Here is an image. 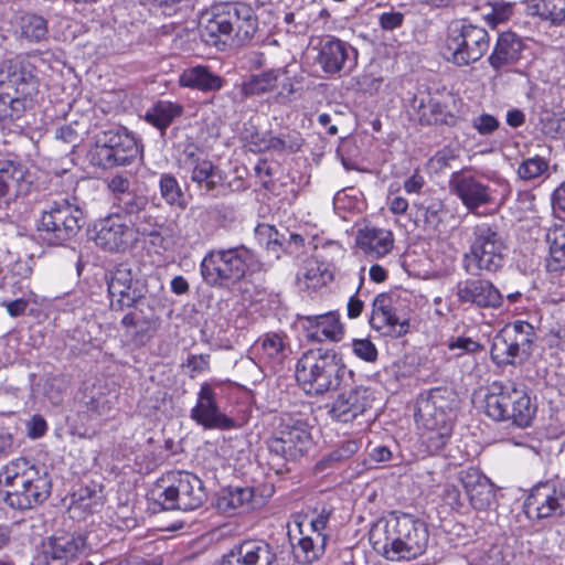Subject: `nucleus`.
I'll return each instance as SVG.
<instances>
[{"instance_id": "7ed1b4c3", "label": "nucleus", "mask_w": 565, "mask_h": 565, "mask_svg": "<svg viewBox=\"0 0 565 565\" xmlns=\"http://www.w3.org/2000/svg\"><path fill=\"white\" fill-rule=\"evenodd\" d=\"M0 487L8 490L3 501L18 511L32 510L44 503L52 490L47 471L33 460L20 457L10 460L0 470Z\"/></svg>"}, {"instance_id": "052dcab7", "label": "nucleus", "mask_w": 565, "mask_h": 565, "mask_svg": "<svg viewBox=\"0 0 565 565\" xmlns=\"http://www.w3.org/2000/svg\"><path fill=\"white\" fill-rule=\"evenodd\" d=\"M403 22L404 14L397 11L383 12L379 18V23L385 31H393L401 28Z\"/></svg>"}, {"instance_id": "69168bd1", "label": "nucleus", "mask_w": 565, "mask_h": 565, "mask_svg": "<svg viewBox=\"0 0 565 565\" xmlns=\"http://www.w3.org/2000/svg\"><path fill=\"white\" fill-rule=\"evenodd\" d=\"M268 137L269 135H260L258 132L250 134L247 137V145L249 150L253 152H265L268 150Z\"/></svg>"}, {"instance_id": "5fc2aeb1", "label": "nucleus", "mask_w": 565, "mask_h": 565, "mask_svg": "<svg viewBox=\"0 0 565 565\" xmlns=\"http://www.w3.org/2000/svg\"><path fill=\"white\" fill-rule=\"evenodd\" d=\"M490 12L484 14L488 23L492 26L498 25L499 23L505 22L509 20L513 12V7L508 2H495L490 4Z\"/></svg>"}, {"instance_id": "49530a36", "label": "nucleus", "mask_w": 565, "mask_h": 565, "mask_svg": "<svg viewBox=\"0 0 565 565\" xmlns=\"http://www.w3.org/2000/svg\"><path fill=\"white\" fill-rule=\"evenodd\" d=\"M278 81V71L269 70L260 74L252 75L242 84L244 96L262 95L273 90Z\"/></svg>"}, {"instance_id": "f03ea898", "label": "nucleus", "mask_w": 565, "mask_h": 565, "mask_svg": "<svg viewBox=\"0 0 565 565\" xmlns=\"http://www.w3.org/2000/svg\"><path fill=\"white\" fill-rule=\"evenodd\" d=\"M373 550L388 561H411L428 546L427 524L408 514L376 523L369 533Z\"/></svg>"}, {"instance_id": "6ab92c4d", "label": "nucleus", "mask_w": 565, "mask_h": 565, "mask_svg": "<svg viewBox=\"0 0 565 565\" xmlns=\"http://www.w3.org/2000/svg\"><path fill=\"white\" fill-rule=\"evenodd\" d=\"M317 63L328 75L348 74L356 66L358 51L345 41L327 36L321 42Z\"/></svg>"}, {"instance_id": "680f3d73", "label": "nucleus", "mask_w": 565, "mask_h": 565, "mask_svg": "<svg viewBox=\"0 0 565 565\" xmlns=\"http://www.w3.org/2000/svg\"><path fill=\"white\" fill-rule=\"evenodd\" d=\"M13 444L14 439L10 427L0 422V459L12 451Z\"/></svg>"}, {"instance_id": "1a4fd4ad", "label": "nucleus", "mask_w": 565, "mask_h": 565, "mask_svg": "<svg viewBox=\"0 0 565 565\" xmlns=\"http://www.w3.org/2000/svg\"><path fill=\"white\" fill-rule=\"evenodd\" d=\"M507 245L498 226L487 222L472 227L469 250L463 254L462 267L466 273L480 276L493 274L504 265Z\"/></svg>"}, {"instance_id": "20e7f679", "label": "nucleus", "mask_w": 565, "mask_h": 565, "mask_svg": "<svg viewBox=\"0 0 565 565\" xmlns=\"http://www.w3.org/2000/svg\"><path fill=\"white\" fill-rule=\"evenodd\" d=\"M457 407L458 396L448 387H434L418 396L415 419L427 430L426 444L430 451H440L449 441Z\"/></svg>"}, {"instance_id": "aec40b11", "label": "nucleus", "mask_w": 565, "mask_h": 565, "mask_svg": "<svg viewBox=\"0 0 565 565\" xmlns=\"http://www.w3.org/2000/svg\"><path fill=\"white\" fill-rule=\"evenodd\" d=\"M92 238L107 252H125L136 241L129 225L114 213L94 224Z\"/></svg>"}, {"instance_id": "5701e85b", "label": "nucleus", "mask_w": 565, "mask_h": 565, "mask_svg": "<svg viewBox=\"0 0 565 565\" xmlns=\"http://www.w3.org/2000/svg\"><path fill=\"white\" fill-rule=\"evenodd\" d=\"M218 565H277V554L266 541L244 540L233 545Z\"/></svg>"}, {"instance_id": "37998d69", "label": "nucleus", "mask_w": 565, "mask_h": 565, "mask_svg": "<svg viewBox=\"0 0 565 565\" xmlns=\"http://www.w3.org/2000/svg\"><path fill=\"white\" fill-rule=\"evenodd\" d=\"M255 234L260 244L265 245L268 254L279 259L281 254L287 253V234L279 233L275 226L260 224L255 228Z\"/></svg>"}, {"instance_id": "39448f33", "label": "nucleus", "mask_w": 565, "mask_h": 565, "mask_svg": "<svg viewBox=\"0 0 565 565\" xmlns=\"http://www.w3.org/2000/svg\"><path fill=\"white\" fill-rule=\"evenodd\" d=\"M353 372L348 370L342 358L332 349L309 350L298 360L296 379L310 395H322L347 385Z\"/></svg>"}, {"instance_id": "dca6fc26", "label": "nucleus", "mask_w": 565, "mask_h": 565, "mask_svg": "<svg viewBox=\"0 0 565 565\" xmlns=\"http://www.w3.org/2000/svg\"><path fill=\"white\" fill-rule=\"evenodd\" d=\"M374 402L375 393L371 387L355 385L342 390L326 408L333 422L348 424L365 416L373 408Z\"/></svg>"}, {"instance_id": "c85d7f7f", "label": "nucleus", "mask_w": 565, "mask_h": 565, "mask_svg": "<svg viewBox=\"0 0 565 565\" xmlns=\"http://www.w3.org/2000/svg\"><path fill=\"white\" fill-rule=\"evenodd\" d=\"M24 166L12 160L0 162V206L30 191V182L25 180Z\"/></svg>"}, {"instance_id": "79ce46f5", "label": "nucleus", "mask_w": 565, "mask_h": 565, "mask_svg": "<svg viewBox=\"0 0 565 565\" xmlns=\"http://www.w3.org/2000/svg\"><path fill=\"white\" fill-rule=\"evenodd\" d=\"M546 242L550 245L548 270L565 268V223L555 224L546 233Z\"/></svg>"}, {"instance_id": "f257e3e1", "label": "nucleus", "mask_w": 565, "mask_h": 565, "mask_svg": "<svg viewBox=\"0 0 565 565\" xmlns=\"http://www.w3.org/2000/svg\"><path fill=\"white\" fill-rule=\"evenodd\" d=\"M258 31V17L246 2L215 4L204 12L199 22L202 41L218 50L231 41L242 46L252 42Z\"/></svg>"}, {"instance_id": "bf43d9fd", "label": "nucleus", "mask_w": 565, "mask_h": 565, "mask_svg": "<svg viewBox=\"0 0 565 565\" xmlns=\"http://www.w3.org/2000/svg\"><path fill=\"white\" fill-rule=\"evenodd\" d=\"M473 128L481 135H490L499 127V121L495 117L489 114H482L476 117L472 121Z\"/></svg>"}, {"instance_id": "774afa93", "label": "nucleus", "mask_w": 565, "mask_h": 565, "mask_svg": "<svg viewBox=\"0 0 565 565\" xmlns=\"http://www.w3.org/2000/svg\"><path fill=\"white\" fill-rule=\"evenodd\" d=\"M382 82L383 79L381 77H375L372 74H364L359 78L358 85L362 90L372 94L380 89Z\"/></svg>"}, {"instance_id": "473e14b6", "label": "nucleus", "mask_w": 565, "mask_h": 565, "mask_svg": "<svg viewBox=\"0 0 565 565\" xmlns=\"http://www.w3.org/2000/svg\"><path fill=\"white\" fill-rule=\"evenodd\" d=\"M191 168V180L198 184L200 190L213 196L220 195V189L225 180L224 172L220 168L206 158L196 161Z\"/></svg>"}, {"instance_id": "a878e982", "label": "nucleus", "mask_w": 565, "mask_h": 565, "mask_svg": "<svg viewBox=\"0 0 565 565\" xmlns=\"http://www.w3.org/2000/svg\"><path fill=\"white\" fill-rule=\"evenodd\" d=\"M191 418L205 429L228 430L235 427L233 418L222 413L216 404V394L207 383L202 384Z\"/></svg>"}, {"instance_id": "6e6d98bb", "label": "nucleus", "mask_w": 565, "mask_h": 565, "mask_svg": "<svg viewBox=\"0 0 565 565\" xmlns=\"http://www.w3.org/2000/svg\"><path fill=\"white\" fill-rule=\"evenodd\" d=\"M130 179L124 174H115L107 180V188L114 195V203L119 200V198H124L129 194L130 191Z\"/></svg>"}, {"instance_id": "72a5a7b5", "label": "nucleus", "mask_w": 565, "mask_h": 565, "mask_svg": "<svg viewBox=\"0 0 565 565\" xmlns=\"http://www.w3.org/2000/svg\"><path fill=\"white\" fill-rule=\"evenodd\" d=\"M183 114L182 105L169 100H158L143 115V119L164 136L168 127Z\"/></svg>"}, {"instance_id": "de8ad7c7", "label": "nucleus", "mask_w": 565, "mask_h": 565, "mask_svg": "<svg viewBox=\"0 0 565 565\" xmlns=\"http://www.w3.org/2000/svg\"><path fill=\"white\" fill-rule=\"evenodd\" d=\"M160 195L169 205L185 206L184 193L172 173H162L159 179Z\"/></svg>"}, {"instance_id": "a211bd4d", "label": "nucleus", "mask_w": 565, "mask_h": 565, "mask_svg": "<svg viewBox=\"0 0 565 565\" xmlns=\"http://www.w3.org/2000/svg\"><path fill=\"white\" fill-rule=\"evenodd\" d=\"M393 302L392 295L379 294L372 303L370 326L382 335L401 338L408 332L409 318L402 310L394 308Z\"/></svg>"}, {"instance_id": "4be33fe9", "label": "nucleus", "mask_w": 565, "mask_h": 565, "mask_svg": "<svg viewBox=\"0 0 565 565\" xmlns=\"http://www.w3.org/2000/svg\"><path fill=\"white\" fill-rule=\"evenodd\" d=\"M526 513L537 520L565 515V490L551 482L535 486L525 502Z\"/></svg>"}, {"instance_id": "3c124183", "label": "nucleus", "mask_w": 565, "mask_h": 565, "mask_svg": "<svg viewBox=\"0 0 565 565\" xmlns=\"http://www.w3.org/2000/svg\"><path fill=\"white\" fill-rule=\"evenodd\" d=\"M449 351L455 353L456 358H461L466 354L473 355L483 351V345L469 337H452L447 343Z\"/></svg>"}, {"instance_id": "6e6552de", "label": "nucleus", "mask_w": 565, "mask_h": 565, "mask_svg": "<svg viewBox=\"0 0 565 565\" xmlns=\"http://www.w3.org/2000/svg\"><path fill=\"white\" fill-rule=\"evenodd\" d=\"M8 81L0 82V126L20 119L32 106L31 94L36 79L28 61H8Z\"/></svg>"}, {"instance_id": "2eb2a0df", "label": "nucleus", "mask_w": 565, "mask_h": 565, "mask_svg": "<svg viewBox=\"0 0 565 565\" xmlns=\"http://www.w3.org/2000/svg\"><path fill=\"white\" fill-rule=\"evenodd\" d=\"M310 443V435L301 425H285L268 441L269 466L277 475L287 472L288 461L303 456Z\"/></svg>"}, {"instance_id": "f704fd0d", "label": "nucleus", "mask_w": 565, "mask_h": 565, "mask_svg": "<svg viewBox=\"0 0 565 565\" xmlns=\"http://www.w3.org/2000/svg\"><path fill=\"white\" fill-rule=\"evenodd\" d=\"M223 78L211 72L207 66L198 65L186 68L179 78L181 86L202 92L218 90L223 86Z\"/></svg>"}, {"instance_id": "412c9836", "label": "nucleus", "mask_w": 565, "mask_h": 565, "mask_svg": "<svg viewBox=\"0 0 565 565\" xmlns=\"http://www.w3.org/2000/svg\"><path fill=\"white\" fill-rule=\"evenodd\" d=\"M455 296L461 306L497 309L503 303L501 291L490 280L482 278L459 280L455 287Z\"/></svg>"}, {"instance_id": "2f4dec72", "label": "nucleus", "mask_w": 565, "mask_h": 565, "mask_svg": "<svg viewBox=\"0 0 565 565\" xmlns=\"http://www.w3.org/2000/svg\"><path fill=\"white\" fill-rule=\"evenodd\" d=\"M523 42L513 32H503L499 35L493 52L489 56V64L497 71L518 62L523 50Z\"/></svg>"}, {"instance_id": "58836bf2", "label": "nucleus", "mask_w": 565, "mask_h": 565, "mask_svg": "<svg viewBox=\"0 0 565 565\" xmlns=\"http://www.w3.org/2000/svg\"><path fill=\"white\" fill-rule=\"evenodd\" d=\"M129 223V227L132 230V237H136V234L148 236L151 238L150 242L153 245H160L163 242V237L160 233L162 224L160 223V218L153 215V209L150 204H148L142 212L137 213L130 218Z\"/></svg>"}, {"instance_id": "c03bdc74", "label": "nucleus", "mask_w": 565, "mask_h": 565, "mask_svg": "<svg viewBox=\"0 0 565 565\" xmlns=\"http://www.w3.org/2000/svg\"><path fill=\"white\" fill-rule=\"evenodd\" d=\"M503 329L526 359L532 353L536 339L534 327L526 321L516 320L511 324H507Z\"/></svg>"}, {"instance_id": "338daca9", "label": "nucleus", "mask_w": 565, "mask_h": 565, "mask_svg": "<svg viewBox=\"0 0 565 565\" xmlns=\"http://www.w3.org/2000/svg\"><path fill=\"white\" fill-rule=\"evenodd\" d=\"M330 514H331V510L322 508L321 512L317 516L312 518L309 521V525H310V529H311V533L310 534H313V535L316 533L323 534V530L327 526V523L329 521Z\"/></svg>"}, {"instance_id": "4468645a", "label": "nucleus", "mask_w": 565, "mask_h": 565, "mask_svg": "<svg viewBox=\"0 0 565 565\" xmlns=\"http://www.w3.org/2000/svg\"><path fill=\"white\" fill-rule=\"evenodd\" d=\"M105 278L113 311H124L146 300V284L128 263L118 264L106 273Z\"/></svg>"}, {"instance_id": "b1692460", "label": "nucleus", "mask_w": 565, "mask_h": 565, "mask_svg": "<svg viewBox=\"0 0 565 565\" xmlns=\"http://www.w3.org/2000/svg\"><path fill=\"white\" fill-rule=\"evenodd\" d=\"M42 559L45 565H67L79 556L87 555L90 547L84 534L49 537L43 543Z\"/></svg>"}, {"instance_id": "13d9d810", "label": "nucleus", "mask_w": 565, "mask_h": 565, "mask_svg": "<svg viewBox=\"0 0 565 565\" xmlns=\"http://www.w3.org/2000/svg\"><path fill=\"white\" fill-rule=\"evenodd\" d=\"M457 158L458 150L446 146L435 153V156L431 158V161L438 169H445L451 167V162Z\"/></svg>"}, {"instance_id": "a19ab883", "label": "nucleus", "mask_w": 565, "mask_h": 565, "mask_svg": "<svg viewBox=\"0 0 565 565\" xmlns=\"http://www.w3.org/2000/svg\"><path fill=\"white\" fill-rule=\"evenodd\" d=\"M327 535L316 533L300 537L294 545V556L298 563L311 564L319 559L324 553Z\"/></svg>"}, {"instance_id": "e433bc0d", "label": "nucleus", "mask_w": 565, "mask_h": 565, "mask_svg": "<svg viewBox=\"0 0 565 565\" xmlns=\"http://www.w3.org/2000/svg\"><path fill=\"white\" fill-rule=\"evenodd\" d=\"M257 503L253 487H227L222 490L217 507L225 513H233L237 509H253Z\"/></svg>"}, {"instance_id": "864d4df0", "label": "nucleus", "mask_w": 565, "mask_h": 565, "mask_svg": "<svg viewBox=\"0 0 565 565\" xmlns=\"http://www.w3.org/2000/svg\"><path fill=\"white\" fill-rule=\"evenodd\" d=\"M360 449V444L356 440L348 439L342 441L335 449H333L326 458L324 462L328 466L342 462L351 458Z\"/></svg>"}, {"instance_id": "c756f323", "label": "nucleus", "mask_w": 565, "mask_h": 565, "mask_svg": "<svg viewBox=\"0 0 565 565\" xmlns=\"http://www.w3.org/2000/svg\"><path fill=\"white\" fill-rule=\"evenodd\" d=\"M305 332L308 341L322 342L326 340L340 341L343 337V326L340 322L339 315L328 312L318 316H307Z\"/></svg>"}, {"instance_id": "423d86ee", "label": "nucleus", "mask_w": 565, "mask_h": 565, "mask_svg": "<svg viewBox=\"0 0 565 565\" xmlns=\"http://www.w3.org/2000/svg\"><path fill=\"white\" fill-rule=\"evenodd\" d=\"M536 409V403L526 388L513 382L494 381L484 396L487 416L495 422H509L520 428L531 426Z\"/></svg>"}, {"instance_id": "f8f14e48", "label": "nucleus", "mask_w": 565, "mask_h": 565, "mask_svg": "<svg viewBox=\"0 0 565 565\" xmlns=\"http://www.w3.org/2000/svg\"><path fill=\"white\" fill-rule=\"evenodd\" d=\"M158 493L156 501L163 510L192 511L202 507L207 500V491L203 481L189 471L169 472Z\"/></svg>"}, {"instance_id": "cd10ccee", "label": "nucleus", "mask_w": 565, "mask_h": 565, "mask_svg": "<svg viewBox=\"0 0 565 565\" xmlns=\"http://www.w3.org/2000/svg\"><path fill=\"white\" fill-rule=\"evenodd\" d=\"M459 480L473 509L483 511L494 502V486L479 469L469 468L460 471Z\"/></svg>"}, {"instance_id": "f3484780", "label": "nucleus", "mask_w": 565, "mask_h": 565, "mask_svg": "<svg viewBox=\"0 0 565 565\" xmlns=\"http://www.w3.org/2000/svg\"><path fill=\"white\" fill-rule=\"evenodd\" d=\"M344 250L337 242H327L316 248L311 259L306 263L303 278L308 288L319 289L332 282L337 273V262Z\"/></svg>"}, {"instance_id": "393cba45", "label": "nucleus", "mask_w": 565, "mask_h": 565, "mask_svg": "<svg viewBox=\"0 0 565 565\" xmlns=\"http://www.w3.org/2000/svg\"><path fill=\"white\" fill-rule=\"evenodd\" d=\"M128 309L120 323L135 344L143 345L154 335L160 326V318L146 300Z\"/></svg>"}, {"instance_id": "4d7b16f0", "label": "nucleus", "mask_w": 565, "mask_h": 565, "mask_svg": "<svg viewBox=\"0 0 565 565\" xmlns=\"http://www.w3.org/2000/svg\"><path fill=\"white\" fill-rule=\"evenodd\" d=\"M352 349L356 356L366 362H375L377 359V350L369 339L353 340Z\"/></svg>"}, {"instance_id": "0eeeda50", "label": "nucleus", "mask_w": 565, "mask_h": 565, "mask_svg": "<svg viewBox=\"0 0 565 565\" xmlns=\"http://www.w3.org/2000/svg\"><path fill=\"white\" fill-rule=\"evenodd\" d=\"M255 254L244 245L209 250L200 265L203 281L214 288H230L243 280Z\"/></svg>"}, {"instance_id": "a18cd8bd", "label": "nucleus", "mask_w": 565, "mask_h": 565, "mask_svg": "<svg viewBox=\"0 0 565 565\" xmlns=\"http://www.w3.org/2000/svg\"><path fill=\"white\" fill-rule=\"evenodd\" d=\"M20 36L30 43H39L47 38V21L38 14L26 13L19 20Z\"/></svg>"}, {"instance_id": "c9c22d12", "label": "nucleus", "mask_w": 565, "mask_h": 565, "mask_svg": "<svg viewBox=\"0 0 565 565\" xmlns=\"http://www.w3.org/2000/svg\"><path fill=\"white\" fill-rule=\"evenodd\" d=\"M254 349L275 364L282 363L291 352L286 334L278 332H267L259 337Z\"/></svg>"}, {"instance_id": "e2e57ef3", "label": "nucleus", "mask_w": 565, "mask_h": 565, "mask_svg": "<svg viewBox=\"0 0 565 565\" xmlns=\"http://www.w3.org/2000/svg\"><path fill=\"white\" fill-rule=\"evenodd\" d=\"M286 149H289L290 151L295 152L300 149V143L298 142H288L282 137H268V150H275V151H284Z\"/></svg>"}, {"instance_id": "ddd939ff", "label": "nucleus", "mask_w": 565, "mask_h": 565, "mask_svg": "<svg viewBox=\"0 0 565 565\" xmlns=\"http://www.w3.org/2000/svg\"><path fill=\"white\" fill-rule=\"evenodd\" d=\"M137 139L127 129L104 131L89 152L90 162L109 169L131 163L139 154Z\"/></svg>"}, {"instance_id": "8fccbe9b", "label": "nucleus", "mask_w": 565, "mask_h": 565, "mask_svg": "<svg viewBox=\"0 0 565 565\" xmlns=\"http://www.w3.org/2000/svg\"><path fill=\"white\" fill-rule=\"evenodd\" d=\"M535 7L541 18L555 25H565V0H539Z\"/></svg>"}, {"instance_id": "603ef678", "label": "nucleus", "mask_w": 565, "mask_h": 565, "mask_svg": "<svg viewBox=\"0 0 565 565\" xmlns=\"http://www.w3.org/2000/svg\"><path fill=\"white\" fill-rule=\"evenodd\" d=\"M547 168V161L536 156L524 160L518 168V174L522 180H533L545 173Z\"/></svg>"}, {"instance_id": "bb28decb", "label": "nucleus", "mask_w": 565, "mask_h": 565, "mask_svg": "<svg viewBox=\"0 0 565 565\" xmlns=\"http://www.w3.org/2000/svg\"><path fill=\"white\" fill-rule=\"evenodd\" d=\"M450 188L469 211L493 202L491 189L465 172L452 173Z\"/></svg>"}, {"instance_id": "4c0bfd02", "label": "nucleus", "mask_w": 565, "mask_h": 565, "mask_svg": "<svg viewBox=\"0 0 565 565\" xmlns=\"http://www.w3.org/2000/svg\"><path fill=\"white\" fill-rule=\"evenodd\" d=\"M416 114L422 125H447L455 126L458 117L435 98L422 99L416 106Z\"/></svg>"}, {"instance_id": "9d476101", "label": "nucleus", "mask_w": 565, "mask_h": 565, "mask_svg": "<svg viewBox=\"0 0 565 565\" xmlns=\"http://www.w3.org/2000/svg\"><path fill=\"white\" fill-rule=\"evenodd\" d=\"M488 31L466 19L451 21L447 29L445 55L457 66H467L479 61L488 51Z\"/></svg>"}, {"instance_id": "09e8293b", "label": "nucleus", "mask_w": 565, "mask_h": 565, "mask_svg": "<svg viewBox=\"0 0 565 565\" xmlns=\"http://www.w3.org/2000/svg\"><path fill=\"white\" fill-rule=\"evenodd\" d=\"M114 204L118 210L116 214H119L122 220L127 218L129 221L148 206L149 199L143 194L132 191L124 198H119Z\"/></svg>"}, {"instance_id": "7c9ffc66", "label": "nucleus", "mask_w": 565, "mask_h": 565, "mask_svg": "<svg viewBox=\"0 0 565 565\" xmlns=\"http://www.w3.org/2000/svg\"><path fill=\"white\" fill-rule=\"evenodd\" d=\"M356 245L371 258H381L390 254L394 246L393 233L388 230L365 227L356 235Z\"/></svg>"}, {"instance_id": "9b49d317", "label": "nucleus", "mask_w": 565, "mask_h": 565, "mask_svg": "<svg viewBox=\"0 0 565 565\" xmlns=\"http://www.w3.org/2000/svg\"><path fill=\"white\" fill-rule=\"evenodd\" d=\"M84 222L83 210L67 199L52 202L38 223L40 236L49 245L61 246L75 237Z\"/></svg>"}, {"instance_id": "ea45409f", "label": "nucleus", "mask_w": 565, "mask_h": 565, "mask_svg": "<svg viewBox=\"0 0 565 565\" xmlns=\"http://www.w3.org/2000/svg\"><path fill=\"white\" fill-rule=\"evenodd\" d=\"M490 354L497 365L514 364L518 359L520 361L525 359L504 329H501L494 337Z\"/></svg>"}, {"instance_id": "0e129e2a", "label": "nucleus", "mask_w": 565, "mask_h": 565, "mask_svg": "<svg viewBox=\"0 0 565 565\" xmlns=\"http://www.w3.org/2000/svg\"><path fill=\"white\" fill-rule=\"evenodd\" d=\"M47 430L46 422L40 415H34L28 424V435L32 438L42 437Z\"/></svg>"}]
</instances>
